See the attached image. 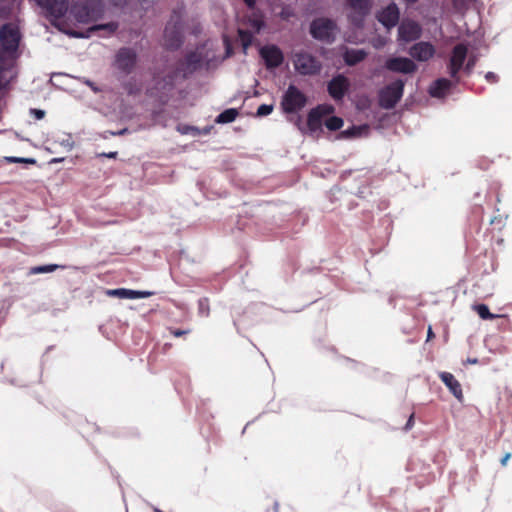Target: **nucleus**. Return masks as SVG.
Instances as JSON below:
<instances>
[{
	"mask_svg": "<svg viewBox=\"0 0 512 512\" xmlns=\"http://www.w3.org/2000/svg\"><path fill=\"white\" fill-rule=\"evenodd\" d=\"M173 85V78L172 77H169L168 80H164V85H163V90L164 91H168L170 90V88L172 87Z\"/></svg>",
	"mask_w": 512,
	"mask_h": 512,
	"instance_id": "79ce46f5",
	"label": "nucleus"
},
{
	"mask_svg": "<svg viewBox=\"0 0 512 512\" xmlns=\"http://www.w3.org/2000/svg\"><path fill=\"white\" fill-rule=\"evenodd\" d=\"M185 333H186V332H185V331H183V330H175V331H173V334H174V336H176V337H180V336L184 335Z\"/></svg>",
	"mask_w": 512,
	"mask_h": 512,
	"instance_id": "49530a36",
	"label": "nucleus"
},
{
	"mask_svg": "<svg viewBox=\"0 0 512 512\" xmlns=\"http://www.w3.org/2000/svg\"><path fill=\"white\" fill-rule=\"evenodd\" d=\"M199 314L202 316H208L209 314V303L207 299H200L198 302Z\"/></svg>",
	"mask_w": 512,
	"mask_h": 512,
	"instance_id": "72a5a7b5",
	"label": "nucleus"
},
{
	"mask_svg": "<svg viewBox=\"0 0 512 512\" xmlns=\"http://www.w3.org/2000/svg\"><path fill=\"white\" fill-rule=\"evenodd\" d=\"M409 3H415L417 0H407Z\"/></svg>",
	"mask_w": 512,
	"mask_h": 512,
	"instance_id": "13d9d810",
	"label": "nucleus"
},
{
	"mask_svg": "<svg viewBox=\"0 0 512 512\" xmlns=\"http://www.w3.org/2000/svg\"><path fill=\"white\" fill-rule=\"evenodd\" d=\"M263 25L264 23L261 19H253L251 20V27L253 29V32L246 31L243 29L238 30L239 37L245 52L252 43L253 34L258 33L262 29Z\"/></svg>",
	"mask_w": 512,
	"mask_h": 512,
	"instance_id": "4be33fe9",
	"label": "nucleus"
},
{
	"mask_svg": "<svg viewBox=\"0 0 512 512\" xmlns=\"http://www.w3.org/2000/svg\"><path fill=\"white\" fill-rule=\"evenodd\" d=\"M412 424H413V415L410 416V418L406 424V428L407 429L411 428Z\"/></svg>",
	"mask_w": 512,
	"mask_h": 512,
	"instance_id": "8fccbe9b",
	"label": "nucleus"
},
{
	"mask_svg": "<svg viewBox=\"0 0 512 512\" xmlns=\"http://www.w3.org/2000/svg\"><path fill=\"white\" fill-rule=\"evenodd\" d=\"M473 2L474 0H453L454 5L459 9L466 8L470 6Z\"/></svg>",
	"mask_w": 512,
	"mask_h": 512,
	"instance_id": "c9c22d12",
	"label": "nucleus"
},
{
	"mask_svg": "<svg viewBox=\"0 0 512 512\" xmlns=\"http://www.w3.org/2000/svg\"><path fill=\"white\" fill-rule=\"evenodd\" d=\"M165 45L168 48L175 49L182 42V22L181 16L174 13L167 23L164 30Z\"/></svg>",
	"mask_w": 512,
	"mask_h": 512,
	"instance_id": "39448f33",
	"label": "nucleus"
},
{
	"mask_svg": "<svg viewBox=\"0 0 512 512\" xmlns=\"http://www.w3.org/2000/svg\"><path fill=\"white\" fill-rule=\"evenodd\" d=\"M136 62V53L130 48L121 49L116 56L117 67L124 71L130 72Z\"/></svg>",
	"mask_w": 512,
	"mask_h": 512,
	"instance_id": "a211bd4d",
	"label": "nucleus"
},
{
	"mask_svg": "<svg viewBox=\"0 0 512 512\" xmlns=\"http://www.w3.org/2000/svg\"><path fill=\"white\" fill-rule=\"evenodd\" d=\"M404 85L403 80L397 79L382 88L379 92V105L385 109L393 108L403 95Z\"/></svg>",
	"mask_w": 512,
	"mask_h": 512,
	"instance_id": "20e7f679",
	"label": "nucleus"
},
{
	"mask_svg": "<svg viewBox=\"0 0 512 512\" xmlns=\"http://www.w3.org/2000/svg\"><path fill=\"white\" fill-rule=\"evenodd\" d=\"M350 86L349 80L343 75H337L328 83V91L332 98L341 100Z\"/></svg>",
	"mask_w": 512,
	"mask_h": 512,
	"instance_id": "dca6fc26",
	"label": "nucleus"
},
{
	"mask_svg": "<svg viewBox=\"0 0 512 512\" xmlns=\"http://www.w3.org/2000/svg\"><path fill=\"white\" fill-rule=\"evenodd\" d=\"M177 130L183 135L192 134V135L196 136L201 133L197 127L188 126V125H179L177 127Z\"/></svg>",
	"mask_w": 512,
	"mask_h": 512,
	"instance_id": "473e14b6",
	"label": "nucleus"
},
{
	"mask_svg": "<svg viewBox=\"0 0 512 512\" xmlns=\"http://www.w3.org/2000/svg\"><path fill=\"white\" fill-rule=\"evenodd\" d=\"M369 127L367 125L353 126L349 129H346L340 133V138L350 139L357 138L364 135H367Z\"/></svg>",
	"mask_w": 512,
	"mask_h": 512,
	"instance_id": "a878e982",
	"label": "nucleus"
},
{
	"mask_svg": "<svg viewBox=\"0 0 512 512\" xmlns=\"http://www.w3.org/2000/svg\"><path fill=\"white\" fill-rule=\"evenodd\" d=\"M468 49L464 44H457L451 53L448 63V73L455 82H459L458 73L464 69V62L467 58Z\"/></svg>",
	"mask_w": 512,
	"mask_h": 512,
	"instance_id": "1a4fd4ad",
	"label": "nucleus"
},
{
	"mask_svg": "<svg viewBox=\"0 0 512 512\" xmlns=\"http://www.w3.org/2000/svg\"><path fill=\"white\" fill-rule=\"evenodd\" d=\"M57 22L68 10V0H35Z\"/></svg>",
	"mask_w": 512,
	"mask_h": 512,
	"instance_id": "f8f14e48",
	"label": "nucleus"
},
{
	"mask_svg": "<svg viewBox=\"0 0 512 512\" xmlns=\"http://www.w3.org/2000/svg\"><path fill=\"white\" fill-rule=\"evenodd\" d=\"M485 79L488 82L495 83V82H497V75L493 72H487L485 75Z\"/></svg>",
	"mask_w": 512,
	"mask_h": 512,
	"instance_id": "a19ab883",
	"label": "nucleus"
},
{
	"mask_svg": "<svg viewBox=\"0 0 512 512\" xmlns=\"http://www.w3.org/2000/svg\"><path fill=\"white\" fill-rule=\"evenodd\" d=\"M433 335H434V334H433V332H432V329H431V327H429V329H428V333H427V338H428V340H429V339H431V338L433 337Z\"/></svg>",
	"mask_w": 512,
	"mask_h": 512,
	"instance_id": "3c124183",
	"label": "nucleus"
},
{
	"mask_svg": "<svg viewBox=\"0 0 512 512\" xmlns=\"http://www.w3.org/2000/svg\"><path fill=\"white\" fill-rule=\"evenodd\" d=\"M13 63L0 55V90L5 88L14 77Z\"/></svg>",
	"mask_w": 512,
	"mask_h": 512,
	"instance_id": "5701e85b",
	"label": "nucleus"
},
{
	"mask_svg": "<svg viewBox=\"0 0 512 512\" xmlns=\"http://www.w3.org/2000/svg\"><path fill=\"white\" fill-rule=\"evenodd\" d=\"M348 8L350 9L349 19L355 26H360L363 22L364 17L370 11L369 0H348Z\"/></svg>",
	"mask_w": 512,
	"mask_h": 512,
	"instance_id": "9b49d317",
	"label": "nucleus"
},
{
	"mask_svg": "<svg viewBox=\"0 0 512 512\" xmlns=\"http://www.w3.org/2000/svg\"><path fill=\"white\" fill-rule=\"evenodd\" d=\"M156 89L159 91V92H156V95L161 94V95H160V97H162V95H164V94H165V92H164V91H163V92H161V91H160V90H163V86H162L161 88H158V87H157Z\"/></svg>",
	"mask_w": 512,
	"mask_h": 512,
	"instance_id": "864d4df0",
	"label": "nucleus"
},
{
	"mask_svg": "<svg viewBox=\"0 0 512 512\" xmlns=\"http://www.w3.org/2000/svg\"><path fill=\"white\" fill-rule=\"evenodd\" d=\"M399 15L397 5L395 3H391L378 13L377 18L380 23L389 29L398 23Z\"/></svg>",
	"mask_w": 512,
	"mask_h": 512,
	"instance_id": "f3484780",
	"label": "nucleus"
},
{
	"mask_svg": "<svg viewBox=\"0 0 512 512\" xmlns=\"http://www.w3.org/2000/svg\"><path fill=\"white\" fill-rule=\"evenodd\" d=\"M103 156H106L108 158H115L116 155H117V152H109V153H104L102 154Z\"/></svg>",
	"mask_w": 512,
	"mask_h": 512,
	"instance_id": "de8ad7c7",
	"label": "nucleus"
},
{
	"mask_svg": "<svg viewBox=\"0 0 512 512\" xmlns=\"http://www.w3.org/2000/svg\"><path fill=\"white\" fill-rule=\"evenodd\" d=\"M366 56L367 52L363 49H346L343 59L347 65L353 66L364 60Z\"/></svg>",
	"mask_w": 512,
	"mask_h": 512,
	"instance_id": "b1692460",
	"label": "nucleus"
},
{
	"mask_svg": "<svg viewBox=\"0 0 512 512\" xmlns=\"http://www.w3.org/2000/svg\"><path fill=\"white\" fill-rule=\"evenodd\" d=\"M421 35V27L418 23L410 20L401 22L398 28L399 41L411 42L418 39Z\"/></svg>",
	"mask_w": 512,
	"mask_h": 512,
	"instance_id": "4468645a",
	"label": "nucleus"
},
{
	"mask_svg": "<svg viewBox=\"0 0 512 512\" xmlns=\"http://www.w3.org/2000/svg\"><path fill=\"white\" fill-rule=\"evenodd\" d=\"M85 84L88 85L94 92H99L100 89L90 80H86Z\"/></svg>",
	"mask_w": 512,
	"mask_h": 512,
	"instance_id": "37998d69",
	"label": "nucleus"
},
{
	"mask_svg": "<svg viewBox=\"0 0 512 512\" xmlns=\"http://www.w3.org/2000/svg\"><path fill=\"white\" fill-rule=\"evenodd\" d=\"M237 115L238 111L230 108L220 113L216 118V122L221 124L231 123L236 119Z\"/></svg>",
	"mask_w": 512,
	"mask_h": 512,
	"instance_id": "bb28decb",
	"label": "nucleus"
},
{
	"mask_svg": "<svg viewBox=\"0 0 512 512\" xmlns=\"http://www.w3.org/2000/svg\"><path fill=\"white\" fill-rule=\"evenodd\" d=\"M292 63L295 71L302 76L317 75L322 69L320 59L305 50L293 53Z\"/></svg>",
	"mask_w": 512,
	"mask_h": 512,
	"instance_id": "f03ea898",
	"label": "nucleus"
},
{
	"mask_svg": "<svg viewBox=\"0 0 512 512\" xmlns=\"http://www.w3.org/2000/svg\"><path fill=\"white\" fill-rule=\"evenodd\" d=\"M456 83L454 79L439 78L430 85L429 94L434 98H444Z\"/></svg>",
	"mask_w": 512,
	"mask_h": 512,
	"instance_id": "6ab92c4d",
	"label": "nucleus"
},
{
	"mask_svg": "<svg viewBox=\"0 0 512 512\" xmlns=\"http://www.w3.org/2000/svg\"><path fill=\"white\" fill-rule=\"evenodd\" d=\"M336 24L325 18H319L312 22L310 27L311 35L318 40L331 42L334 39Z\"/></svg>",
	"mask_w": 512,
	"mask_h": 512,
	"instance_id": "6e6552de",
	"label": "nucleus"
},
{
	"mask_svg": "<svg viewBox=\"0 0 512 512\" xmlns=\"http://www.w3.org/2000/svg\"><path fill=\"white\" fill-rule=\"evenodd\" d=\"M440 379L442 382L447 386V388L450 390V392L459 400H463V393L461 384L459 381L454 377L453 374L449 372H441L439 374Z\"/></svg>",
	"mask_w": 512,
	"mask_h": 512,
	"instance_id": "412c9836",
	"label": "nucleus"
},
{
	"mask_svg": "<svg viewBox=\"0 0 512 512\" xmlns=\"http://www.w3.org/2000/svg\"><path fill=\"white\" fill-rule=\"evenodd\" d=\"M60 30L64 31L66 34L72 35L74 37H89V34L78 33L72 30H67L65 28L60 27V23H56Z\"/></svg>",
	"mask_w": 512,
	"mask_h": 512,
	"instance_id": "e433bc0d",
	"label": "nucleus"
},
{
	"mask_svg": "<svg viewBox=\"0 0 512 512\" xmlns=\"http://www.w3.org/2000/svg\"><path fill=\"white\" fill-rule=\"evenodd\" d=\"M103 12L100 0H88L84 4H76L71 8L69 17L78 24H89L98 19Z\"/></svg>",
	"mask_w": 512,
	"mask_h": 512,
	"instance_id": "7ed1b4c3",
	"label": "nucleus"
},
{
	"mask_svg": "<svg viewBox=\"0 0 512 512\" xmlns=\"http://www.w3.org/2000/svg\"><path fill=\"white\" fill-rule=\"evenodd\" d=\"M210 129H211V128H205V129H204V131H203V133H204V134H208V133H209V131H210Z\"/></svg>",
	"mask_w": 512,
	"mask_h": 512,
	"instance_id": "4d7b16f0",
	"label": "nucleus"
},
{
	"mask_svg": "<svg viewBox=\"0 0 512 512\" xmlns=\"http://www.w3.org/2000/svg\"><path fill=\"white\" fill-rule=\"evenodd\" d=\"M281 16H282V18L286 19V18H288L289 13H288L287 11L283 10V11L281 12Z\"/></svg>",
	"mask_w": 512,
	"mask_h": 512,
	"instance_id": "603ef678",
	"label": "nucleus"
},
{
	"mask_svg": "<svg viewBox=\"0 0 512 512\" xmlns=\"http://www.w3.org/2000/svg\"><path fill=\"white\" fill-rule=\"evenodd\" d=\"M410 56L420 62H426L435 54L434 46L429 42H418L409 49Z\"/></svg>",
	"mask_w": 512,
	"mask_h": 512,
	"instance_id": "2eb2a0df",
	"label": "nucleus"
},
{
	"mask_svg": "<svg viewBox=\"0 0 512 512\" xmlns=\"http://www.w3.org/2000/svg\"><path fill=\"white\" fill-rule=\"evenodd\" d=\"M11 162H24L26 159L23 158H9ZM27 162H34V160H27Z\"/></svg>",
	"mask_w": 512,
	"mask_h": 512,
	"instance_id": "c03bdc74",
	"label": "nucleus"
},
{
	"mask_svg": "<svg viewBox=\"0 0 512 512\" xmlns=\"http://www.w3.org/2000/svg\"><path fill=\"white\" fill-rule=\"evenodd\" d=\"M281 104L285 112H297L305 106L306 97L297 87L290 85L283 95Z\"/></svg>",
	"mask_w": 512,
	"mask_h": 512,
	"instance_id": "0eeeda50",
	"label": "nucleus"
},
{
	"mask_svg": "<svg viewBox=\"0 0 512 512\" xmlns=\"http://www.w3.org/2000/svg\"><path fill=\"white\" fill-rule=\"evenodd\" d=\"M107 295L118 297L120 299H144L153 295L150 291H138L126 288H118L107 291Z\"/></svg>",
	"mask_w": 512,
	"mask_h": 512,
	"instance_id": "aec40b11",
	"label": "nucleus"
},
{
	"mask_svg": "<svg viewBox=\"0 0 512 512\" xmlns=\"http://www.w3.org/2000/svg\"><path fill=\"white\" fill-rule=\"evenodd\" d=\"M59 266L56 264L36 266L31 269L32 274L50 273L55 271Z\"/></svg>",
	"mask_w": 512,
	"mask_h": 512,
	"instance_id": "2f4dec72",
	"label": "nucleus"
},
{
	"mask_svg": "<svg viewBox=\"0 0 512 512\" xmlns=\"http://www.w3.org/2000/svg\"><path fill=\"white\" fill-rule=\"evenodd\" d=\"M207 61L208 60H205L202 57V49L189 54L186 58L187 68H186V71H184V75H186V73H190L193 70L197 69L198 67L202 66V64Z\"/></svg>",
	"mask_w": 512,
	"mask_h": 512,
	"instance_id": "393cba45",
	"label": "nucleus"
},
{
	"mask_svg": "<svg viewBox=\"0 0 512 512\" xmlns=\"http://www.w3.org/2000/svg\"><path fill=\"white\" fill-rule=\"evenodd\" d=\"M474 65H475V59L474 58H469V60L467 61L466 65L464 66V71L467 74H470L471 71L474 68Z\"/></svg>",
	"mask_w": 512,
	"mask_h": 512,
	"instance_id": "4c0bfd02",
	"label": "nucleus"
},
{
	"mask_svg": "<svg viewBox=\"0 0 512 512\" xmlns=\"http://www.w3.org/2000/svg\"><path fill=\"white\" fill-rule=\"evenodd\" d=\"M385 68L394 73L412 74L417 70V65L407 57H389L385 61Z\"/></svg>",
	"mask_w": 512,
	"mask_h": 512,
	"instance_id": "9d476101",
	"label": "nucleus"
},
{
	"mask_svg": "<svg viewBox=\"0 0 512 512\" xmlns=\"http://www.w3.org/2000/svg\"><path fill=\"white\" fill-rule=\"evenodd\" d=\"M272 111H273L272 105L262 104L257 109V115L260 117L267 116V115L271 114Z\"/></svg>",
	"mask_w": 512,
	"mask_h": 512,
	"instance_id": "f704fd0d",
	"label": "nucleus"
},
{
	"mask_svg": "<svg viewBox=\"0 0 512 512\" xmlns=\"http://www.w3.org/2000/svg\"><path fill=\"white\" fill-rule=\"evenodd\" d=\"M324 125L330 131H336L343 126V120L340 117L332 116L324 120Z\"/></svg>",
	"mask_w": 512,
	"mask_h": 512,
	"instance_id": "c85d7f7f",
	"label": "nucleus"
},
{
	"mask_svg": "<svg viewBox=\"0 0 512 512\" xmlns=\"http://www.w3.org/2000/svg\"><path fill=\"white\" fill-rule=\"evenodd\" d=\"M30 113L38 120L44 118L45 111L41 109H31Z\"/></svg>",
	"mask_w": 512,
	"mask_h": 512,
	"instance_id": "58836bf2",
	"label": "nucleus"
},
{
	"mask_svg": "<svg viewBox=\"0 0 512 512\" xmlns=\"http://www.w3.org/2000/svg\"><path fill=\"white\" fill-rule=\"evenodd\" d=\"M21 39L19 27L14 23H8L0 28V43L2 51L0 55L5 60L14 62L17 57V49Z\"/></svg>",
	"mask_w": 512,
	"mask_h": 512,
	"instance_id": "f257e3e1",
	"label": "nucleus"
},
{
	"mask_svg": "<svg viewBox=\"0 0 512 512\" xmlns=\"http://www.w3.org/2000/svg\"><path fill=\"white\" fill-rule=\"evenodd\" d=\"M332 111L330 106H318L312 109L307 118V128L305 133H308L312 137H318L322 132V126L324 124V117Z\"/></svg>",
	"mask_w": 512,
	"mask_h": 512,
	"instance_id": "423d86ee",
	"label": "nucleus"
},
{
	"mask_svg": "<svg viewBox=\"0 0 512 512\" xmlns=\"http://www.w3.org/2000/svg\"><path fill=\"white\" fill-rule=\"evenodd\" d=\"M260 55L263 58L266 67L269 69L279 67L284 60L282 51L276 45H266L261 47Z\"/></svg>",
	"mask_w": 512,
	"mask_h": 512,
	"instance_id": "ddd939ff",
	"label": "nucleus"
},
{
	"mask_svg": "<svg viewBox=\"0 0 512 512\" xmlns=\"http://www.w3.org/2000/svg\"><path fill=\"white\" fill-rule=\"evenodd\" d=\"M385 44H386V39L385 38L379 37V38L373 40V46L376 49L382 48Z\"/></svg>",
	"mask_w": 512,
	"mask_h": 512,
	"instance_id": "ea45409f",
	"label": "nucleus"
},
{
	"mask_svg": "<svg viewBox=\"0 0 512 512\" xmlns=\"http://www.w3.org/2000/svg\"><path fill=\"white\" fill-rule=\"evenodd\" d=\"M56 142L64 147L67 151H70L74 147V141L69 134H64L57 138Z\"/></svg>",
	"mask_w": 512,
	"mask_h": 512,
	"instance_id": "7c9ffc66",
	"label": "nucleus"
},
{
	"mask_svg": "<svg viewBox=\"0 0 512 512\" xmlns=\"http://www.w3.org/2000/svg\"><path fill=\"white\" fill-rule=\"evenodd\" d=\"M117 29L116 23H107V24H100V25H94L89 28L88 33L94 32V31H104L106 35H110L114 33Z\"/></svg>",
	"mask_w": 512,
	"mask_h": 512,
	"instance_id": "cd10ccee",
	"label": "nucleus"
},
{
	"mask_svg": "<svg viewBox=\"0 0 512 512\" xmlns=\"http://www.w3.org/2000/svg\"><path fill=\"white\" fill-rule=\"evenodd\" d=\"M63 160H64L63 158H55V159H53L51 162H52V163H60V162H62Z\"/></svg>",
	"mask_w": 512,
	"mask_h": 512,
	"instance_id": "5fc2aeb1",
	"label": "nucleus"
},
{
	"mask_svg": "<svg viewBox=\"0 0 512 512\" xmlns=\"http://www.w3.org/2000/svg\"><path fill=\"white\" fill-rule=\"evenodd\" d=\"M511 457V454L510 453H507L502 459H501V464L502 465H506L508 460L510 459Z\"/></svg>",
	"mask_w": 512,
	"mask_h": 512,
	"instance_id": "a18cd8bd",
	"label": "nucleus"
},
{
	"mask_svg": "<svg viewBox=\"0 0 512 512\" xmlns=\"http://www.w3.org/2000/svg\"><path fill=\"white\" fill-rule=\"evenodd\" d=\"M468 362L470 364H475V363H477V359H468Z\"/></svg>",
	"mask_w": 512,
	"mask_h": 512,
	"instance_id": "6e6d98bb",
	"label": "nucleus"
},
{
	"mask_svg": "<svg viewBox=\"0 0 512 512\" xmlns=\"http://www.w3.org/2000/svg\"><path fill=\"white\" fill-rule=\"evenodd\" d=\"M248 7L253 8L255 0H244Z\"/></svg>",
	"mask_w": 512,
	"mask_h": 512,
	"instance_id": "09e8293b",
	"label": "nucleus"
},
{
	"mask_svg": "<svg viewBox=\"0 0 512 512\" xmlns=\"http://www.w3.org/2000/svg\"><path fill=\"white\" fill-rule=\"evenodd\" d=\"M474 309L482 319L488 320L496 317V315L490 313L488 306L485 304H478Z\"/></svg>",
	"mask_w": 512,
	"mask_h": 512,
	"instance_id": "c756f323",
	"label": "nucleus"
}]
</instances>
